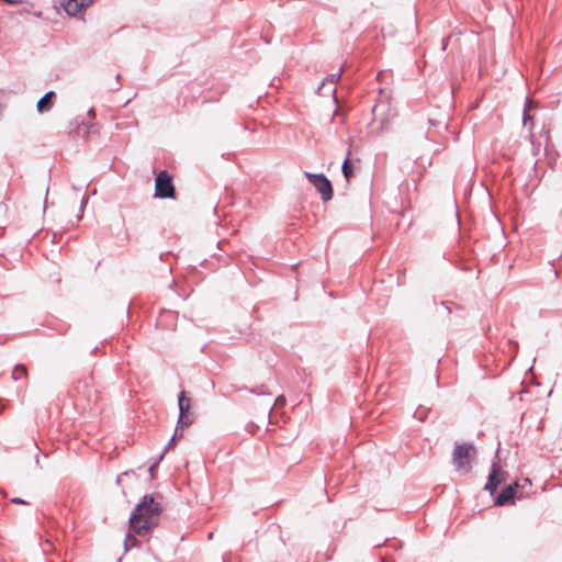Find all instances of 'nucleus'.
Segmentation results:
<instances>
[{
	"label": "nucleus",
	"mask_w": 562,
	"mask_h": 562,
	"mask_svg": "<svg viewBox=\"0 0 562 562\" xmlns=\"http://www.w3.org/2000/svg\"><path fill=\"white\" fill-rule=\"evenodd\" d=\"M156 497L160 494H145L136 504L128 519L130 531L138 537H147L159 525L164 507Z\"/></svg>",
	"instance_id": "f257e3e1"
},
{
	"label": "nucleus",
	"mask_w": 562,
	"mask_h": 562,
	"mask_svg": "<svg viewBox=\"0 0 562 562\" xmlns=\"http://www.w3.org/2000/svg\"><path fill=\"white\" fill-rule=\"evenodd\" d=\"M476 456V449L471 442H456L452 452V464L460 474H468L472 470V459Z\"/></svg>",
	"instance_id": "f03ea898"
},
{
	"label": "nucleus",
	"mask_w": 562,
	"mask_h": 562,
	"mask_svg": "<svg viewBox=\"0 0 562 562\" xmlns=\"http://www.w3.org/2000/svg\"><path fill=\"white\" fill-rule=\"evenodd\" d=\"M156 199H176L177 192L173 184V178L167 170H160L155 178Z\"/></svg>",
	"instance_id": "7ed1b4c3"
},
{
	"label": "nucleus",
	"mask_w": 562,
	"mask_h": 562,
	"mask_svg": "<svg viewBox=\"0 0 562 562\" xmlns=\"http://www.w3.org/2000/svg\"><path fill=\"white\" fill-rule=\"evenodd\" d=\"M305 178L313 184V187L321 194V199L324 203L330 201L334 196V189L330 180L325 173H313L310 171L304 172Z\"/></svg>",
	"instance_id": "20e7f679"
},
{
	"label": "nucleus",
	"mask_w": 562,
	"mask_h": 562,
	"mask_svg": "<svg viewBox=\"0 0 562 562\" xmlns=\"http://www.w3.org/2000/svg\"><path fill=\"white\" fill-rule=\"evenodd\" d=\"M506 477L507 473L501 469L498 461H493L487 476V481L484 485V490L490 492L491 495H493L496 492L497 487L503 482L506 481Z\"/></svg>",
	"instance_id": "39448f33"
},
{
	"label": "nucleus",
	"mask_w": 562,
	"mask_h": 562,
	"mask_svg": "<svg viewBox=\"0 0 562 562\" xmlns=\"http://www.w3.org/2000/svg\"><path fill=\"white\" fill-rule=\"evenodd\" d=\"M518 487V483L514 482L513 484H508L501 490V492L494 498L495 506H506L515 503L516 490Z\"/></svg>",
	"instance_id": "423d86ee"
},
{
	"label": "nucleus",
	"mask_w": 562,
	"mask_h": 562,
	"mask_svg": "<svg viewBox=\"0 0 562 562\" xmlns=\"http://www.w3.org/2000/svg\"><path fill=\"white\" fill-rule=\"evenodd\" d=\"M92 128H94L93 124H89L85 120L75 119L70 122L69 134L86 137Z\"/></svg>",
	"instance_id": "0eeeda50"
},
{
	"label": "nucleus",
	"mask_w": 562,
	"mask_h": 562,
	"mask_svg": "<svg viewBox=\"0 0 562 562\" xmlns=\"http://www.w3.org/2000/svg\"><path fill=\"white\" fill-rule=\"evenodd\" d=\"M60 7L69 16H77L85 10V4L80 0H60Z\"/></svg>",
	"instance_id": "6e6552de"
},
{
	"label": "nucleus",
	"mask_w": 562,
	"mask_h": 562,
	"mask_svg": "<svg viewBox=\"0 0 562 562\" xmlns=\"http://www.w3.org/2000/svg\"><path fill=\"white\" fill-rule=\"evenodd\" d=\"M56 98V93L54 91H47L36 104V109L38 113L48 112L53 105Z\"/></svg>",
	"instance_id": "1a4fd4ad"
},
{
	"label": "nucleus",
	"mask_w": 562,
	"mask_h": 562,
	"mask_svg": "<svg viewBox=\"0 0 562 562\" xmlns=\"http://www.w3.org/2000/svg\"><path fill=\"white\" fill-rule=\"evenodd\" d=\"M390 110V104L386 101H381L372 106V114L375 120L383 122L386 119V112Z\"/></svg>",
	"instance_id": "9d476101"
},
{
	"label": "nucleus",
	"mask_w": 562,
	"mask_h": 562,
	"mask_svg": "<svg viewBox=\"0 0 562 562\" xmlns=\"http://www.w3.org/2000/svg\"><path fill=\"white\" fill-rule=\"evenodd\" d=\"M178 407H179V415H186L190 414L191 408V400L187 396L184 391H181L178 394Z\"/></svg>",
	"instance_id": "9b49d317"
},
{
	"label": "nucleus",
	"mask_w": 562,
	"mask_h": 562,
	"mask_svg": "<svg viewBox=\"0 0 562 562\" xmlns=\"http://www.w3.org/2000/svg\"><path fill=\"white\" fill-rule=\"evenodd\" d=\"M341 172L347 182L353 176V166L350 161V150H348L347 156L342 161Z\"/></svg>",
	"instance_id": "f8f14e48"
},
{
	"label": "nucleus",
	"mask_w": 562,
	"mask_h": 562,
	"mask_svg": "<svg viewBox=\"0 0 562 562\" xmlns=\"http://www.w3.org/2000/svg\"><path fill=\"white\" fill-rule=\"evenodd\" d=\"M239 390H245V391H247L251 394L258 395V396H261V395L270 396L271 395V392L267 387H265V385H260L257 387L243 386Z\"/></svg>",
	"instance_id": "ddd939ff"
},
{
	"label": "nucleus",
	"mask_w": 562,
	"mask_h": 562,
	"mask_svg": "<svg viewBox=\"0 0 562 562\" xmlns=\"http://www.w3.org/2000/svg\"><path fill=\"white\" fill-rule=\"evenodd\" d=\"M27 376V370H26V367L24 364H16L14 367V370L12 371V379L14 381H19L23 378H26Z\"/></svg>",
	"instance_id": "4468645a"
},
{
	"label": "nucleus",
	"mask_w": 562,
	"mask_h": 562,
	"mask_svg": "<svg viewBox=\"0 0 562 562\" xmlns=\"http://www.w3.org/2000/svg\"><path fill=\"white\" fill-rule=\"evenodd\" d=\"M193 424V418L190 416V414H186V415H179L178 417V422H177V427L179 430H182L183 428L186 427H189Z\"/></svg>",
	"instance_id": "2eb2a0df"
},
{
	"label": "nucleus",
	"mask_w": 562,
	"mask_h": 562,
	"mask_svg": "<svg viewBox=\"0 0 562 562\" xmlns=\"http://www.w3.org/2000/svg\"><path fill=\"white\" fill-rule=\"evenodd\" d=\"M133 547H140V542L131 536V533H126L124 539V550L125 552L128 551Z\"/></svg>",
	"instance_id": "dca6fc26"
},
{
	"label": "nucleus",
	"mask_w": 562,
	"mask_h": 562,
	"mask_svg": "<svg viewBox=\"0 0 562 562\" xmlns=\"http://www.w3.org/2000/svg\"><path fill=\"white\" fill-rule=\"evenodd\" d=\"M182 437H183V431L179 430L178 427H176L172 437L170 438V440L168 441V443L165 447V451H168L169 449H171L176 445V440L180 439Z\"/></svg>",
	"instance_id": "f3484780"
},
{
	"label": "nucleus",
	"mask_w": 562,
	"mask_h": 562,
	"mask_svg": "<svg viewBox=\"0 0 562 562\" xmlns=\"http://www.w3.org/2000/svg\"><path fill=\"white\" fill-rule=\"evenodd\" d=\"M341 72H342V67L339 69V71H337L335 74H330L328 77H326L323 80L322 86H324L326 81H328L330 83L337 82L340 79Z\"/></svg>",
	"instance_id": "a211bd4d"
},
{
	"label": "nucleus",
	"mask_w": 562,
	"mask_h": 562,
	"mask_svg": "<svg viewBox=\"0 0 562 562\" xmlns=\"http://www.w3.org/2000/svg\"><path fill=\"white\" fill-rule=\"evenodd\" d=\"M285 404V397L283 395H280L276 398L274 404L270 407V412L274 406H282Z\"/></svg>",
	"instance_id": "6ab92c4d"
},
{
	"label": "nucleus",
	"mask_w": 562,
	"mask_h": 562,
	"mask_svg": "<svg viewBox=\"0 0 562 562\" xmlns=\"http://www.w3.org/2000/svg\"><path fill=\"white\" fill-rule=\"evenodd\" d=\"M22 4H25L26 7L23 8L20 13H30L32 8L34 7L33 2L25 1V0H24V2Z\"/></svg>",
	"instance_id": "aec40b11"
},
{
	"label": "nucleus",
	"mask_w": 562,
	"mask_h": 562,
	"mask_svg": "<svg viewBox=\"0 0 562 562\" xmlns=\"http://www.w3.org/2000/svg\"><path fill=\"white\" fill-rule=\"evenodd\" d=\"M167 451H165V449L161 451V453L159 456H157L155 458V460L153 461L154 463V467H159V463L162 461L165 454H166Z\"/></svg>",
	"instance_id": "412c9836"
},
{
	"label": "nucleus",
	"mask_w": 562,
	"mask_h": 562,
	"mask_svg": "<svg viewBox=\"0 0 562 562\" xmlns=\"http://www.w3.org/2000/svg\"><path fill=\"white\" fill-rule=\"evenodd\" d=\"M522 121L524 125H527L528 122L532 123L533 121L532 116L527 113L526 109L524 110Z\"/></svg>",
	"instance_id": "4be33fe9"
},
{
	"label": "nucleus",
	"mask_w": 562,
	"mask_h": 562,
	"mask_svg": "<svg viewBox=\"0 0 562 562\" xmlns=\"http://www.w3.org/2000/svg\"><path fill=\"white\" fill-rule=\"evenodd\" d=\"M157 469H158V467H154V463L151 462L148 468V472H149L151 479H155V472L157 471Z\"/></svg>",
	"instance_id": "5701e85b"
},
{
	"label": "nucleus",
	"mask_w": 562,
	"mask_h": 562,
	"mask_svg": "<svg viewBox=\"0 0 562 562\" xmlns=\"http://www.w3.org/2000/svg\"><path fill=\"white\" fill-rule=\"evenodd\" d=\"M11 502H12L13 504H19V505H26V504H27V502H26V501H24V499H23V498H21V497H14V498H12V499H11Z\"/></svg>",
	"instance_id": "b1692460"
},
{
	"label": "nucleus",
	"mask_w": 562,
	"mask_h": 562,
	"mask_svg": "<svg viewBox=\"0 0 562 562\" xmlns=\"http://www.w3.org/2000/svg\"><path fill=\"white\" fill-rule=\"evenodd\" d=\"M531 105H532V101H531L529 98H527V99H526V101H525V109H526V111H527L528 109H530V108H531Z\"/></svg>",
	"instance_id": "393cba45"
},
{
	"label": "nucleus",
	"mask_w": 562,
	"mask_h": 562,
	"mask_svg": "<svg viewBox=\"0 0 562 562\" xmlns=\"http://www.w3.org/2000/svg\"><path fill=\"white\" fill-rule=\"evenodd\" d=\"M98 350H99V348H98V347H93V348L91 349V355L95 356V355L98 353Z\"/></svg>",
	"instance_id": "a878e982"
},
{
	"label": "nucleus",
	"mask_w": 562,
	"mask_h": 562,
	"mask_svg": "<svg viewBox=\"0 0 562 562\" xmlns=\"http://www.w3.org/2000/svg\"><path fill=\"white\" fill-rule=\"evenodd\" d=\"M34 15H35L36 18H41V16H42V12H41V11L34 12Z\"/></svg>",
	"instance_id": "bb28decb"
},
{
	"label": "nucleus",
	"mask_w": 562,
	"mask_h": 562,
	"mask_svg": "<svg viewBox=\"0 0 562 562\" xmlns=\"http://www.w3.org/2000/svg\"><path fill=\"white\" fill-rule=\"evenodd\" d=\"M3 108H4V106H3L2 104H0V116H1V115H2V113H3Z\"/></svg>",
	"instance_id": "cd10ccee"
},
{
	"label": "nucleus",
	"mask_w": 562,
	"mask_h": 562,
	"mask_svg": "<svg viewBox=\"0 0 562 562\" xmlns=\"http://www.w3.org/2000/svg\"><path fill=\"white\" fill-rule=\"evenodd\" d=\"M338 114H339V110H338V108H336L334 111V115H338Z\"/></svg>",
	"instance_id": "c85d7f7f"
},
{
	"label": "nucleus",
	"mask_w": 562,
	"mask_h": 562,
	"mask_svg": "<svg viewBox=\"0 0 562 562\" xmlns=\"http://www.w3.org/2000/svg\"><path fill=\"white\" fill-rule=\"evenodd\" d=\"M442 49H443V50L446 49V43H445V40L442 41Z\"/></svg>",
	"instance_id": "c756f323"
},
{
	"label": "nucleus",
	"mask_w": 562,
	"mask_h": 562,
	"mask_svg": "<svg viewBox=\"0 0 562 562\" xmlns=\"http://www.w3.org/2000/svg\"><path fill=\"white\" fill-rule=\"evenodd\" d=\"M446 308H447L448 314H450L451 310L448 306H446Z\"/></svg>",
	"instance_id": "7c9ffc66"
},
{
	"label": "nucleus",
	"mask_w": 562,
	"mask_h": 562,
	"mask_svg": "<svg viewBox=\"0 0 562 562\" xmlns=\"http://www.w3.org/2000/svg\"><path fill=\"white\" fill-rule=\"evenodd\" d=\"M120 482H121V479H120V476H117L116 483L120 484Z\"/></svg>",
	"instance_id": "2f4dec72"
}]
</instances>
